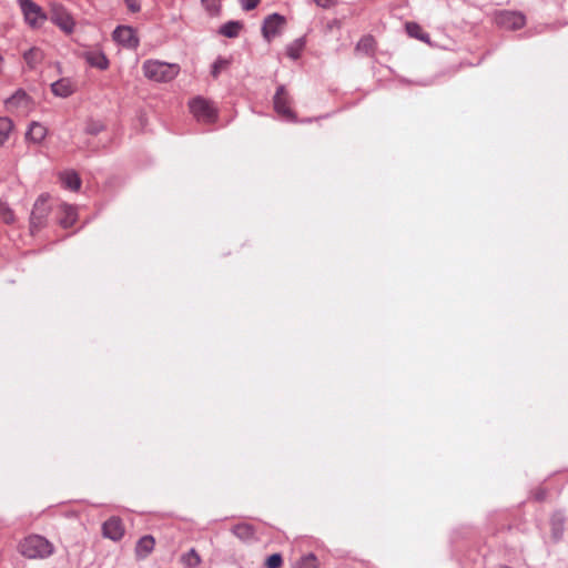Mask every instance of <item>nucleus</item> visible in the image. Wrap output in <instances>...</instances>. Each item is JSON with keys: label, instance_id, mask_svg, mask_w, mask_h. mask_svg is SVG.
<instances>
[{"label": "nucleus", "instance_id": "obj_1", "mask_svg": "<svg viewBox=\"0 0 568 568\" xmlns=\"http://www.w3.org/2000/svg\"><path fill=\"white\" fill-rule=\"evenodd\" d=\"M19 552L31 560H44L55 552L54 545L45 537L32 534L24 537L18 546Z\"/></svg>", "mask_w": 568, "mask_h": 568}, {"label": "nucleus", "instance_id": "obj_2", "mask_svg": "<svg viewBox=\"0 0 568 568\" xmlns=\"http://www.w3.org/2000/svg\"><path fill=\"white\" fill-rule=\"evenodd\" d=\"M143 74L154 82H170L180 73V65L159 60H146L142 65Z\"/></svg>", "mask_w": 568, "mask_h": 568}, {"label": "nucleus", "instance_id": "obj_3", "mask_svg": "<svg viewBox=\"0 0 568 568\" xmlns=\"http://www.w3.org/2000/svg\"><path fill=\"white\" fill-rule=\"evenodd\" d=\"M21 11L24 16L26 22L33 27H40L47 20V16L42 8L32 0H19Z\"/></svg>", "mask_w": 568, "mask_h": 568}, {"label": "nucleus", "instance_id": "obj_4", "mask_svg": "<svg viewBox=\"0 0 568 568\" xmlns=\"http://www.w3.org/2000/svg\"><path fill=\"white\" fill-rule=\"evenodd\" d=\"M6 106L11 112L27 115L33 110L34 103L26 91L18 90L6 100Z\"/></svg>", "mask_w": 568, "mask_h": 568}, {"label": "nucleus", "instance_id": "obj_5", "mask_svg": "<svg viewBox=\"0 0 568 568\" xmlns=\"http://www.w3.org/2000/svg\"><path fill=\"white\" fill-rule=\"evenodd\" d=\"M51 21L65 33H71L74 29V20L71 14L60 4L51 6Z\"/></svg>", "mask_w": 568, "mask_h": 568}, {"label": "nucleus", "instance_id": "obj_6", "mask_svg": "<svg viewBox=\"0 0 568 568\" xmlns=\"http://www.w3.org/2000/svg\"><path fill=\"white\" fill-rule=\"evenodd\" d=\"M190 112L196 119V121L202 123H210L212 120L213 111L210 105V102L206 100L196 97L189 102Z\"/></svg>", "mask_w": 568, "mask_h": 568}, {"label": "nucleus", "instance_id": "obj_7", "mask_svg": "<svg viewBox=\"0 0 568 568\" xmlns=\"http://www.w3.org/2000/svg\"><path fill=\"white\" fill-rule=\"evenodd\" d=\"M284 24H285L284 17H282L277 13H273V14L268 16L264 20V23L262 27L263 37L266 39V41L270 42L273 38H275L281 32Z\"/></svg>", "mask_w": 568, "mask_h": 568}, {"label": "nucleus", "instance_id": "obj_8", "mask_svg": "<svg viewBox=\"0 0 568 568\" xmlns=\"http://www.w3.org/2000/svg\"><path fill=\"white\" fill-rule=\"evenodd\" d=\"M124 526L120 518L111 517L102 526V534L105 538L119 541L124 536Z\"/></svg>", "mask_w": 568, "mask_h": 568}, {"label": "nucleus", "instance_id": "obj_9", "mask_svg": "<svg viewBox=\"0 0 568 568\" xmlns=\"http://www.w3.org/2000/svg\"><path fill=\"white\" fill-rule=\"evenodd\" d=\"M113 39L128 48H135L139 44L135 31L131 27H118L113 32Z\"/></svg>", "mask_w": 568, "mask_h": 568}, {"label": "nucleus", "instance_id": "obj_10", "mask_svg": "<svg viewBox=\"0 0 568 568\" xmlns=\"http://www.w3.org/2000/svg\"><path fill=\"white\" fill-rule=\"evenodd\" d=\"M290 99L287 95V92L285 91L284 87H280L275 93L274 97V108L277 113L286 116V118H293L294 114L292 110L290 109Z\"/></svg>", "mask_w": 568, "mask_h": 568}, {"label": "nucleus", "instance_id": "obj_11", "mask_svg": "<svg viewBox=\"0 0 568 568\" xmlns=\"http://www.w3.org/2000/svg\"><path fill=\"white\" fill-rule=\"evenodd\" d=\"M498 23L508 29H520L525 26L526 19L518 12H504L499 16Z\"/></svg>", "mask_w": 568, "mask_h": 568}, {"label": "nucleus", "instance_id": "obj_12", "mask_svg": "<svg viewBox=\"0 0 568 568\" xmlns=\"http://www.w3.org/2000/svg\"><path fill=\"white\" fill-rule=\"evenodd\" d=\"M75 91V84L68 78L60 79L51 84V92L59 98H68Z\"/></svg>", "mask_w": 568, "mask_h": 568}, {"label": "nucleus", "instance_id": "obj_13", "mask_svg": "<svg viewBox=\"0 0 568 568\" xmlns=\"http://www.w3.org/2000/svg\"><path fill=\"white\" fill-rule=\"evenodd\" d=\"M155 539L151 535L141 537L135 546V556L138 559L146 558L154 549Z\"/></svg>", "mask_w": 568, "mask_h": 568}, {"label": "nucleus", "instance_id": "obj_14", "mask_svg": "<svg viewBox=\"0 0 568 568\" xmlns=\"http://www.w3.org/2000/svg\"><path fill=\"white\" fill-rule=\"evenodd\" d=\"M84 59L91 67L98 68L100 70H105L109 67V60L103 52L98 50L87 51L84 53Z\"/></svg>", "mask_w": 568, "mask_h": 568}, {"label": "nucleus", "instance_id": "obj_15", "mask_svg": "<svg viewBox=\"0 0 568 568\" xmlns=\"http://www.w3.org/2000/svg\"><path fill=\"white\" fill-rule=\"evenodd\" d=\"M47 135V128L39 123V122H32L29 125V129L27 131V140L33 142V143H41Z\"/></svg>", "mask_w": 568, "mask_h": 568}, {"label": "nucleus", "instance_id": "obj_16", "mask_svg": "<svg viewBox=\"0 0 568 568\" xmlns=\"http://www.w3.org/2000/svg\"><path fill=\"white\" fill-rule=\"evenodd\" d=\"M405 30L410 38H415L429 45L432 44L430 37L426 32H424L423 28L418 23L407 22L405 24Z\"/></svg>", "mask_w": 568, "mask_h": 568}, {"label": "nucleus", "instance_id": "obj_17", "mask_svg": "<svg viewBox=\"0 0 568 568\" xmlns=\"http://www.w3.org/2000/svg\"><path fill=\"white\" fill-rule=\"evenodd\" d=\"M60 181L65 189L78 191L81 186V180L74 171H64L60 174Z\"/></svg>", "mask_w": 568, "mask_h": 568}, {"label": "nucleus", "instance_id": "obj_18", "mask_svg": "<svg viewBox=\"0 0 568 568\" xmlns=\"http://www.w3.org/2000/svg\"><path fill=\"white\" fill-rule=\"evenodd\" d=\"M60 213H61L60 224L63 227H70L74 224V222L77 220V211L73 206L68 205V204H62L60 206Z\"/></svg>", "mask_w": 568, "mask_h": 568}, {"label": "nucleus", "instance_id": "obj_19", "mask_svg": "<svg viewBox=\"0 0 568 568\" xmlns=\"http://www.w3.org/2000/svg\"><path fill=\"white\" fill-rule=\"evenodd\" d=\"M23 59L30 69H36L43 60V52L38 48H31L24 52Z\"/></svg>", "mask_w": 568, "mask_h": 568}, {"label": "nucleus", "instance_id": "obj_20", "mask_svg": "<svg viewBox=\"0 0 568 568\" xmlns=\"http://www.w3.org/2000/svg\"><path fill=\"white\" fill-rule=\"evenodd\" d=\"M233 532L236 537L244 541H250L254 538L255 530L252 525L243 523L234 526Z\"/></svg>", "mask_w": 568, "mask_h": 568}, {"label": "nucleus", "instance_id": "obj_21", "mask_svg": "<svg viewBox=\"0 0 568 568\" xmlns=\"http://www.w3.org/2000/svg\"><path fill=\"white\" fill-rule=\"evenodd\" d=\"M243 29V23L240 21H229L223 24L219 32L226 38H236Z\"/></svg>", "mask_w": 568, "mask_h": 568}, {"label": "nucleus", "instance_id": "obj_22", "mask_svg": "<svg viewBox=\"0 0 568 568\" xmlns=\"http://www.w3.org/2000/svg\"><path fill=\"white\" fill-rule=\"evenodd\" d=\"M12 130V121L7 116H0V146L9 140Z\"/></svg>", "mask_w": 568, "mask_h": 568}, {"label": "nucleus", "instance_id": "obj_23", "mask_svg": "<svg viewBox=\"0 0 568 568\" xmlns=\"http://www.w3.org/2000/svg\"><path fill=\"white\" fill-rule=\"evenodd\" d=\"M293 568H318V560L314 554H307L301 557Z\"/></svg>", "mask_w": 568, "mask_h": 568}, {"label": "nucleus", "instance_id": "obj_24", "mask_svg": "<svg viewBox=\"0 0 568 568\" xmlns=\"http://www.w3.org/2000/svg\"><path fill=\"white\" fill-rule=\"evenodd\" d=\"M374 48H375V40L371 36L362 38L356 45V50L361 51L365 54H369L371 52H373Z\"/></svg>", "mask_w": 568, "mask_h": 568}, {"label": "nucleus", "instance_id": "obj_25", "mask_svg": "<svg viewBox=\"0 0 568 568\" xmlns=\"http://www.w3.org/2000/svg\"><path fill=\"white\" fill-rule=\"evenodd\" d=\"M0 216L6 223H12L14 221V215L10 206L0 200Z\"/></svg>", "mask_w": 568, "mask_h": 568}, {"label": "nucleus", "instance_id": "obj_26", "mask_svg": "<svg viewBox=\"0 0 568 568\" xmlns=\"http://www.w3.org/2000/svg\"><path fill=\"white\" fill-rule=\"evenodd\" d=\"M182 561L187 567H195L200 564V556L195 552V550L191 549L189 552L183 555Z\"/></svg>", "mask_w": 568, "mask_h": 568}, {"label": "nucleus", "instance_id": "obj_27", "mask_svg": "<svg viewBox=\"0 0 568 568\" xmlns=\"http://www.w3.org/2000/svg\"><path fill=\"white\" fill-rule=\"evenodd\" d=\"M282 562V556L280 554H273L266 559L265 566L266 568H280Z\"/></svg>", "mask_w": 568, "mask_h": 568}, {"label": "nucleus", "instance_id": "obj_28", "mask_svg": "<svg viewBox=\"0 0 568 568\" xmlns=\"http://www.w3.org/2000/svg\"><path fill=\"white\" fill-rule=\"evenodd\" d=\"M244 10L250 11L257 7L261 0H240Z\"/></svg>", "mask_w": 568, "mask_h": 568}, {"label": "nucleus", "instance_id": "obj_29", "mask_svg": "<svg viewBox=\"0 0 568 568\" xmlns=\"http://www.w3.org/2000/svg\"><path fill=\"white\" fill-rule=\"evenodd\" d=\"M128 9L131 12H139L141 9L139 0H124Z\"/></svg>", "mask_w": 568, "mask_h": 568}, {"label": "nucleus", "instance_id": "obj_30", "mask_svg": "<svg viewBox=\"0 0 568 568\" xmlns=\"http://www.w3.org/2000/svg\"><path fill=\"white\" fill-rule=\"evenodd\" d=\"M300 51H301V45L294 48V47H291L288 48L287 50V54L288 57H291L292 59H297L300 57Z\"/></svg>", "mask_w": 568, "mask_h": 568}, {"label": "nucleus", "instance_id": "obj_31", "mask_svg": "<svg viewBox=\"0 0 568 568\" xmlns=\"http://www.w3.org/2000/svg\"><path fill=\"white\" fill-rule=\"evenodd\" d=\"M317 6L322 8H328L334 3V0H314Z\"/></svg>", "mask_w": 568, "mask_h": 568}, {"label": "nucleus", "instance_id": "obj_32", "mask_svg": "<svg viewBox=\"0 0 568 568\" xmlns=\"http://www.w3.org/2000/svg\"><path fill=\"white\" fill-rule=\"evenodd\" d=\"M202 2H203V4H204L207 9H210V8H211V2H212V0H202Z\"/></svg>", "mask_w": 568, "mask_h": 568}]
</instances>
